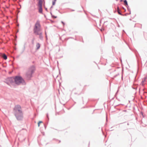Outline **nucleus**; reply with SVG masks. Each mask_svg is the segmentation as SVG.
I'll return each instance as SVG.
<instances>
[{
    "instance_id": "nucleus-1",
    "label": "nucleus",
    "mask_w": 147,
    "mask_h": 147,
    "mask_svg": "<svg viewBox=\"0 0 147 147\" xmlns=\"http://www.w3.org/2000/svg\"><path fill=\"white\" fill-rule=\"evenodd\" d=\"M13 111L17 120H21L23 118V113L20 105H16L13 109Z\"/></svg>"
},
{
    "instance_id": "nucleus-2",
    "label": "nucleus",
    "mask_w": 147,
    "mask_h": 147,
    "mask_svg": "<svg viewBox=\"0 0 147 147\" xmlns=\"http://www.w3.org/2000/svg\"><path fill=\"white\" fill-rule=\"evenodd\" d=\"M35 70V68L34 66L30 67L28 69L25 75V78L28 80H30L32 77V74Z\"/></svg>"
},
{
    "instance_id": "nucleus-3",
    "label": "nucleus",
    "mask_w": 147,
    "mask_h": 147,
    "mask_svg": "<svg viewBox=\"0 0 147 147\" xmlns=\"http://www.w3.org/2000/svg\"><path fill=\"white\" fill-rule=\"evenodd\" d=\"M40 28V22L38 21H37L35 25L34 28V32L36 34H40L39 32H41Z\"/></svg>"
},
{
    "instance_id": "nucleus-4",
    "label": "nucleus",
    "mask_w": 147,
    "mask_h": 147,
    "mask_svg": "<svg viewBox=\"0 0 147 147\" xmlns=\"http://www.w3.org/2000/svg\"><path fill=\"white\" fill-rule=\"evenodd\" d=\"M15 84L19 85L22 83H24V81L22 78L20 76H16L14 78Z\"/></svg>"
},
{
    "instance_id": "nucleus-5",
    "label": "nucleus",
    "mask_w": 147,
    "mask_h": 147,
    "mask_svg": "<svg viewBox=\"0 0 147 147\" xmlns=\"http://www.w3.org/2000/svg\"><path fill=\"white\" fill-rule=\"evenodd\" d=\"M42 3L40 2L39 3H38V11L39 13H42Z\"/></svg>"
},
{
    "instance_id": "nucleus-6",
    "label": "nucleus",
    "mask_w": 147,
    "mask_h": 147,
    "mask_svg": "<svg viewBox=\"0 0 147 147\" xmlns=\"http://www.w3.org/2000/svg\"><path fill=\"white\" fill-rule=\"evenodd\" d=\"M2 57L5 59L6 60L7 59V55L4 53H3L2 54Z\"/></svg>"
},
{
    "instance_id": "nucleus-7",
    "label": "nucleus",
    "mask_w": 147,
    "mask_h": 147,
    "mask_svg": "<svg viewBox=\"0 0 147 147\" xmlns=\"http://www.w3.org/2000/svg\"><path fill=\"white\" fill-rule=\"evenodd\" d=\"M124 5L126 7H129V6L128 5L127 2L126 0H124Z\"/></svg>"
},
{
    "instance_id": "nucleus-8",
    "label": "nucleus",
    "mask_w": 147,
    "mask_h": 147,
    "mask_svg": "<svg viewBox=\"0 0 147 147\" xmlns=\"http://www.w3.org/2000/svg\"><path fill=\"white\" fill-rule=\"evenodd\" d=\"M39 33H40V34H37V35H39V38L40 39H41V40L43 38V37L42 36V32H39Z\"/></svg>"
},
{
    "instance_id": "nucleus-9",
    "label": "nucleus",
    "mask_w": 147,
    "mask_h": 147,
    "mask_svg": "<svg viewBox=\"0 0 147 147\" xmlns=\"http://www.w3.org/2000/svg\"><path fill=\"white\" fill-rule=\"evenodd\" d=\"M36 49L37 50L39 49L40 47V45L39 43H37L36 46Z\"/></svg>"
},
{
    "instance_id": "nucleus-10",
    "label": "nucleus",
    "mask_w": 147,
    "mask_h": 147,
    "mask_svg": "<svg viewBox=\"0 0 147 147\" xmlns=\"http://www.w3.org/2000/svg\"><path fill=\"white\" fill-rule=\"evenodd\" d=\"M117 13H118L120 15H121L122 16H123L124 15L123 14H122L120 11V10H117Z\"/></svg>"
},
{
    "instance_id": "nucleus-11",
    "label": "nucleus",
    "mask_w": 147,
    "mask_h": 147,
    "mask_svg": "<svg viewBox=\"0 0 147 147\" xmlns=\"http://www.w3.org/2000/svg\"><path fill=\"white\" fill-rule=\"evenodd\" d=\"M56 0H53L52 1V5H54L55 3V2L56 1Z\"/></svg>"
},
{
    "instance_id": "nucleus-12",
    "label": "nucleus",
    "mask_w": 147,
    "mask_h": 147,
    "mask_svg": "<svg viewBox=\"0 0 147 147\" xmlns=\"http://www.w3.org/2000/svg\"><path fill=\"white\" fill-rule=\"evenodd\" d=\"M41 123H43V122L42 121H40L38 122V126L39 127L40 126V124Z\"/></svg>"
},
{
    "instance_id": "nucleus-13",
    "label": "nucleus",
    "mask_w": 147,
    "mask_h": 147,
    "mask_svg": "<svg viewBox=\"0 0 147 147\" xmlns=\"http://www.w3.org/2000/svg\"><path fill=\"white\" fill-rule=\"evenodd\" d=\"M127 9H128V10L130 11V13H129V14H131V11H130V9L129 8V7H127Z\"/></svg>"
},
{
    "instance_id": "nucleus-14",
    "label": "nucleus",
    "mask_w": 147,
    "mask_h": 147,
    "mask_svg": "<svg viewBox=\"0 0 147 147\" xmlns=\"http://www.w3.org/2000/svg\"><path fill=\"white\" fill-rule=\"evenodd\" d=\"M141 84L142 86H144V82L143 81H142L141 83Z\"/></svg>"
},
{
    "instance_id": "nucleus-15",
    "label": "nucleus",
    "mask_w": 147,
    "mask_h": 147,
    "mask_svg": "<svg viewBox=\"0 0 147 147\" xmlns=\"http://www.w3.org/2000/svg\"><path fill=\"white\" fill-rule=\"evenodd\" d=\"M46 116H47V118H48V119H49V117H48V114H47Z\"/></svg>"
},
{
    "instance_id": "nucleus-16",
    "label": "nucleus",
    "mask_w": 147,
    "mask_h": 147,
    "mask_svg": "<svg viewBox=\"0 0 147 147\" xmlns=\"http://www.w3.org/2000/svg\"><path fill=\"white\" fill-rule=\"evenodd\" d=\"M118 75H119V73H118L116 75L114 76V77L115 78V77H116Z\"/></svg>"
},
{
    "instance_id": "nucleus-17",
    "label": "nucleus",
    "mask_w": 147,
    "mask_h": 147,
    "mask_svg": "<svg viewBox=\"0 0 147 147\" xmlns=\"http://www.w3.org/2000/svg\"><path fill=\"white\" fill-rule=\"evenodd\" d=\"M122 8L123 9H124V12H125L126 11V9L123 7H122Z\"/></svg>"
},
{
    "instance_id": "nucleus-18",
    "label": "nucleus",
    "mask_w": 147,
    "mask_h": 147,
    "mask_svg": "<svg viewBox=\"0 0 147 147\" xmlns=\"http://www.w3.org/2000/svg\"><path fill=\"white\" fill-rule=\"evenodd\" d=\"M52 17H53L55 18H57V16H52Z\"/></svg>"
},
{
    "instance_id": "nucleus-19",
    "label": "nucleus",
    "mask_w": 147,
    "mask_h": 147,
    "mask_svg": "<svg viewBox=\"0 0 147 147\" xmlns=\"http://www.w3.org/2000/svg\"><path fill=\"white\" fill-rule=\"evenodd\" d=\"M61 23L63 24V25H65V23H64L63 22V21H61Z\"/></svg>"
},
{
    "instance_id": "nucleus-20",
    "label": "nucleus",
    "mask_w": 147,
    "mask_h": 147,
    "mask_svg": "<svg viewBox=\"0 0 147 147\" xmlns=\"http://www.w3.org/2000/svg\"><path fill=\"white\" fill-rule=\"evenodd\" d=\"M145 79H146V78H144V80H142V81H144V82L145 81Z\"/></svg>"
},
{
    "instance_id": "nucleus-21",
    "label": "nucleus",
    "mask_w": 147,
    "mask_h": 147,
    "mask_svg": "<svg viewBox=\"0 0 147 147\" xmlns=\"http://www.w3.org/2000/svg\"><path fill=\"white\" fill-rule=\"evenodd\" d=\"M120 10L119 8V7L118 6L117 7V10Z\"/></svg>"
},
{
    "instance_id": "nucleus-22",
    "label": "nucleus",
    "mask_w": 147,
    "mask_h": 147,
    "mask_svg": "<svg viewBox=\"0 0 147 147\" xmlns=\"http://www.w3.org/2000/svg\"><path fill=\"white\" fill-rule=\"evenodd\" d=\"M127 14H129V13H126L124 15H123L124 16H126L127 15Z\"/></svg>"
},
{
    "instance_id": "nucleus-23",
    "label": "nucleus",
    "mask_w": 147,
    "mask_h": 147,
    "mask_svg": "<svg viewBox=\"0 0 147 147\" xmlns=\"http://www.w3.org/2000/svg\"><path fill=\"white\" fill-rule=\"evenodd\" d=\"M141 114L142 115L143 117H144V116H143V113L142 112H141Z\"/></svg>"
},
{
    "instance_id": "nucleus-24",
    "label": "nucleus",
    "mask_w": 147,
    "mask_h": 147,
    "mask_svg": "<svg viewBox=\"0 0 147 147\" xmlns=\"http://www.w3.org/2000/svg\"><path fill=\"white\" fill-rule=\"evenodd\" d=\"M43 125H44L45 126V128H46V126L44 124H43Z\"/></svg>"
},
{
    "instance_id": "nucleus-25",
    "label": "nucleus",
    "mask_w": 147,
    "mask_h": 147,
    "mask_svg": "<svg viewBox=\"0 0 147 147\" xmlns=\"http://www.w3.org/2000/svg\"><path fill=\"white\" fill-rule=\"evenodd\" d=\"M107 22V21H106V22H105L104 23V24H105Z\"/></svg>"
},
{
    "instance_id": "nucleus-26",
    "label": "nucleus",
    "mask_w": 147,
    "mask_h": 147,
    "mask_svg": "<svg viewBox=\"0 0 147 147\" xmlns=\"http://www.w3.org/2000/svg\"><path fill=\"white\" fill-rule=\"evenodd\" d=\"M71 11H74V10H71Z\"/></svg>"
},
{
    "instance_id": "nucleus-27",
    "label": "nucleus",
    "mask_w": 147,
    "mask_h": 147,
    "mask_svg": "<svg viewBox=\"0 0 147 147\" xmlns=\"http://www.w3.org/2000/svg\"><path fill=\"white\" fill-rule=\"evenodd\" d=\"M127 125H129V123H127Z\"/></svg>"
},
{
    "instance_id": "nucleus-28",
    "label": "nucleus",
    "mask_w": 147,
    "mask_h": 147,
    "mask_svg": "<svg viewBox=\"0 0 147 147\" xmlns=\"http://www.w3.org/2000/svg\"><path fill=\"white\" fill-rule=\"evenodd\" d=\"M122 1V0H120V1H121H121Z\"/></svg>"
},
{
    "instance_id": "nucleus-29",
    "label": "nucleus",
    "mask_w": 147,
    "mask_h": 147,
    "mask_svg": "<svg viewBox=\"0 0 147 147\" xmlns=\"http://www.w3.org/2000/svg\"><path fill=\"white\" fill-rule=\"evenodd\" d=\"M44 16H45V17H46V16H45V15H44Z\"/></svg>"
},
{
    "instance_id": "nucleus-30",
    "label": "nucleus",
    "mask_w": 147,
    "mask_h": 147,
    "mask_svg": "<svg viewBox=\"0 0 147 147\" xmlns=\"http://www.w3.org/2000/svg\"><path fill=\"white\" fill-rule=\"evenodd\" d=\"M121 78H122H122H123V77H122H122H121Z\"/></svg>"
},
{
    "instance_id": "nucleus-31",
    "label": "nucleus",
    "mask_w": 147,
    "mask_h": 147,
    "mask_svg": "<svg viewBox=\"0 0 147 147\" xmlns=\"http://www.w3.org/2000/svg\"><path fill=\"white\" fill-rule=\"evenodd\" d=\"M46 39H47V37Z\"/></svg>"
},
{
    "instance_id": "nucleus-32",
    "label": "nucleus",
    "mask_w": 147,
    "mask_h": 147,
    "mask_svg": "<svg viewBox=\"0 0 147 147\" xmlns=\"http://www.w3.org/2000/svg\"><path fill=\"white\" fill-rule=\"evenodd\" d=\"M61 142V141H59V142Z\"/></svg>"
},
{
    "instance_id": "nucleus-33",
    "label": "nucleus",
    "mask_w": 147,
    "mask_h": 147,
    "mask_svg": "<svg viewBox=\"0 0 147 147\" xmlns=\"http://www.w3.org/2000/svg\"><path fill=\"white\" fill-rule=\"evenodd\" d=\"M47 123H46L47 125Z\"/></svg>"
}]
</instances>
